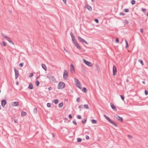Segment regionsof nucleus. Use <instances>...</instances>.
<instances>
[{"label":"nucleus","mask_w":148,"mask_h":148,"mask_svg":"<svg viewBox=\"0 0 148 148\" xmlns=\"http://www.w3.org/2000/svg\"><path fill=\"white\" fill-rule=\"evenodd\" d=\"M104 117L110 123L113 125L115 127H117L118 125L114 122L112 121L106 115H104Z\"/></svg>","instance_id":"f257e3e1"},{"label":"nucleus","mask_w":148,"mask_h":148,"mask_svg":"<svg viewBox=\"0 0 148 148\" xmlns=\"http://www.w3.org/2000/svg\"><path fill=\"white\" fill-rule=\"evenodd\" d=\"M65 84L63 82H60L58 83V89H62L64 88Z\"/></svg>","instance_id":"f03ea898"},{"label":"nucleus","mask_w":148,"mask_h":148,"mask_svg":"<svg viewBox=\"0 0 148 148\" xmlns=\"http://www.w3.org/2000/svg\"><path fill=\"white\" fill-rule=\"evenodd\" d=\"M75 81L76 84V86L79 89H81L82 88V85L79 80L76 78H75Z\"/></svg>","instance_id":"7ed1b4c3"},{"label":"nucleus","mask_w":148,"mask_h":148,"mask_svg":"<svg viewBox=\"0 0 148 148\" xmlns=\"http://www.w3.org/2000/svg\"><path fill=\"white\" fill-rule=\"evenodd\" d=\"M47 77L49 78L51 81L54 82H55L56 81V79L54 77L51 75H47Z\"/></svg>","instance_id":"20e7f679"},{"label":"nucleus","mask_w":148,"mask_h":148,"mask_svg":"<svg viewBox=\"0 0 148 148\" xmlns=\"http://www.w3.org/2000/svg\"><path fill=\"white\" fill-rule=\"evenodd\" d=\"M70 35L71 36L73 42L75 44V42H77L75 38L74 35L72 32L70 33Z\"/></svg>","instance_id":"39448f33"},{"label":"nucleus","mask_w":148,"mask_h":148,"mask_svg":"<svg viewBox=\"0 0 148 148\" xmlns=\"http://www.w3.org/2000/svg\"><path fill=\"white\" fill-rule=\"evenodd\" d=\"M83 61L85 64L89 66H91L92 65V64L91 62L86 61L85 59H84Z\"/></svg>","instance_id":"423d86ee"},{"label":"nucleus","mask_w":148,"mask_h":148,"mask_svg":"<svg viewBox=\"0 0 148 148\" xmlns=\"http://www.w3.org/2000/svg\"><path fill=\"white\" fill-rule=\"evenodd\" d=\"M114 117L117 120H118L121 122H123V118L119 116L118 115H116L114 116Z\"/></svg>","instance_id":"0eeeda50"},{"label":"nucleus","mask_w":148,"mask_h":148,"mask_svg":"<svg viewBox=\"0 0 148 148\" xmlns=\"http://www.w3.org/2000/svg\"><path fill=\"white\" fill-rule=\"evenodd\" d=\"M70 71L72 73H74L75 72V69L72 64L70 65Z\"/></svg>","instance_id":"6e6552de"},{"label":"nucleus","mask_w":148,"mask_h":148,"mask_svg":"<svg viewBox=\"0 0 148 148\" xmlns=\"http://www.w3.org/2000/svg\"><path fill=\"white\" fill-rule=\"evenodd\" d=\"M7 103V101L5 99L2 100L1 101V105L2 106L4 107Z\"/></svg>","instance_id":"1a4fd4ad"},{"label":"nucleus","mask_w":148,"mask_h":148,"mask_svg":"<svg viewBox=\"0 0 148 148\" xmlns=\"http://www.w3.org/2000/svg\"><path fill=\"white\" fill-rule=\"evenodd\" d=\"M110 105L111 107V108L113 110L115 111H116V108L112 103H111L110 104Z\"/></svg>","instance_id":"9d476101"},{"label":"nucleus","mask_w":148,"mask_h":148,"mask_svg":"<svg viewBox=\"0 0 148 148\" xmlns=\"http://www.w3.org/2000/svg\"><path fill=\"white\" fill-rule=\"evenodd\" d=\"M116 71L117 69L116 67L114 65H113V74H116Z\"/></svg>","instance_id":"9b49d317"},{"label":"nucleus","mask_w":148,"mask_h":148,"mask_svg":"<svg viewBox=\"0 0 148 148\" xmlns=\"http://www.w3.org/2000/svg\"><path fill=\"white\" fill-rule=\"evenodd\" d=\"M85 7L87 8L88 10H89L90 11H92V8L91 7L90 5H88V4L86 5Z\"/></svg>","instance_id":"f8f14e48"},{"label":"nucleus","mask_w":148,"mask_h":148,"mask_svg":"<svg viewBox=\"0 0 148 148\" xmlns=\"http://www.w3.org/2000/svg\"><path fill=\"white\" fill-rule=\"evenodd\" d=\"M74 44L77 49L79 50L81 49V47L79 46V44L77 42H75Z\"/></svg>","instance_id":"ddd939ff"},{"label":"nucleus","mask_w":148,"mask_h":148,"mask_svg":"<svg viewBox=\"0 0 148 148\" xmlns=\"http://www.w3.org/2000/svg\"><path fill=\"white\" fill-rule=\"evenodd\" d=\"M77 38L78 40L81 42L83 43L84 42V40L81 37L78 36Z\"/></svg>","instance_id":"4468645a"},{"label":"nucleus","mask_w":148,"mask_h":148,"mask_svg":"<svg viewBox=\"0 0 148 148\" xmlns=\"http://www.w3.org/2000/svg\"><path fill=\"white\" fill-rule=\"evenodd\" d=\"M6 40H8L10 44H12L13 45H14V43L13 42L12 40H11L10 39V38H9V37H8V38L6 39Z\"/></svg>","instance_id":"2eb2a0df"},{"label":"nucleus","mask_w":148,"mask_h":148,"mask_svg":"<svg viewBox=\"0 0 148 148\" xmlns=\"http://www.w3.org/2000/svg\"><path fill=\"white\" fill-rule=\"evenodd\" d=\"M13 105L14 106H18L19 105V103L18 101H15L13 102Z\"/></svg>","instance_id":"dca6fc26"},{"label":"nucleus","mask_w":148,"mask_h":148,"mask_svg":"<svg viewBox=\"0 0 148 148\" xmlns=\"http://www.w3.org/2000/svg\"><path fill=\"white\" fill-rule=\"evenodd\" d=\"M28 88L30 89H32L33 88V85L32 84H29Z\"/></svg>","instance_id":"f3484780"},{"label":"nucleus","mask_w":148,"mask_h":148,"mask_svg":"<svg viewBox=\"0 0 148 148\" xmlns=\"http://www.w3.org/2000/svg\"><path fill=\"white\" fill-rule=\"evenodd\" d=\"M53 102L55 104H57L59 102V100L58 99H53Z\"/></svg>","instance_id":"a211bd4d"},{"label":"nucleus","mask_w":148,"mask_h":148,"mask_svg":"<svg viewBox=\"0 0 148 148\" xmlns=\"http://www.w3.org/2000/svg\"><path fill=\"white\" fill-rule=\"evenodd\" d=\"M42 68L44 69L45 71H46L47 70V67L45 64H42Z\"/></svg>","instance_id":"6ab92c4d"},{"label":"nucleus","mask_w":148,"mask_h":148,"mask_svg":"<svg viewBox=\"0 0 148 148\" xmlns=\"http://www.w3.org/2000/svg\"><path fill=\"white\" fill-rule=\"evenodd\" d=\"M1 45L2 46H5L6 45V43L5 42H3L0 43Z\"/></svg>","instance_id":"aec40b11"},{"label":"nucleus","mask_w":148,"mask_h":148,"mask_svg":"<svg viewBox=\"0 0 148 148\" xmlns=\"http://www.w3.org/2000/svg\"><path fill=\"white\" fill-rule=\"evenodd\" d=\"M68 77V75H63V78L64 79H67Z\"/></svg>","instance_id":"412c9836"},{"label":"nucleus","mask_w":148,"mask_h":148,"mask_svg":"<svg viewBox=\"0 0 148 148\" xmlns=\"http://www.w3.org/2000/svg\"><path fill=\"white\" fill-rule=\"evenodd\" d=\"M26 113L25 112L23 111L21 112V115L23 116H25L26 115Z\"/></svg>","instance_id":"4be33fe9"},{"label":"nucleus","mask_w":148,"mask_h":148,"mask_svg":"<svg viewBox=\"0 0 148 148\" xmlns=\"http://www.w3.org/2000/svg\"><path fill=\"white\" fill-rule=\"evenodd\" d=\"M33 112L35 114H36L37 112V110L36 108H35L33 110Z\"/></svg>","instance_id":"5701e85b"},{"label":"nucleus","mask_w":148,"mask_h":148,"mask_svg":"<svg viewBox=\"0 0 148 148\" xmlns=\"http://www.w3.org/2000/svg\"><path fill=\"white\" fill-rule=\"evenodd\" d=\"M1 35L4 38H5L6 40L8 37V36L4 35L3 34H1Z\"/></svg>","instance_id":"b1692460"},{"label":"nucleus","mask_w":148,"mask_h":148,"mask_svg":"<svg viewBox=\"0 0 148 148\" xmlns=\"http://www.w3.org/2000/svg\"><path fill=\"white\" fill-rule=\"evenodd\" d=\"M63 103L62 102H61L58 104V106L59 108H62L63 106Z\"/></svg>","instance_id":"393cba45"},{"label":"nucleus","mask_w":148,"mask_h":148,"mask_svg":"<svg viewBox=\"0 0 148 148\" xmlns=\"http://www.w3.org/2000/svg\"><path fill=\"white\" fill-rule=\"evenodd\" d=\"M77 142H78L79 143H80L82 141V139L80 138H77Z\"/></svg>","instance_id":"a878e982"},{"label":"nucleus","mask_w":148,"mask_h":148,"mask_svg":"<svg viewBox=\"0 0 148 148\" xmlns=\"http://www.w3.org/2000/svg\"><path fill=\"white\" fill-rule=\"evenodd\" d=\"M82 90L85 93H86L87 92L86 89L85 87L83 88Z\"/></svg>","instance_id":"bb28decb"},{"label":"nucleus","mask_w":148,"mask_h":148,"mask_svg":"<svg viewBox=\"0 0 148 148\" xmlns=\"http://www.w3.org/2000/svg\"><path fill=\"white\" fill-rule=\"evenodd\" d=\"M91 122L92 123L95 124L97 122V121L94 119H92L91 120Z\"/></svg>","instance_id":"cd10ccee"},{"label":"nucleus","mask_w":148,"mask_h":148,"mask_svg":"<svg viewBox=\"0 0 148 148\" xmlns=\"http://www.w3.org/2000/svg\"><path fill=\"white\" fill-rule=\"evenodd\" d=\"M14 71H15V74H18V71L15 68H14Z\"/></svg>","instance_id":"c85d7f7f"},{"label":"nucleus","mask_w":148,"mask_h":148,"mask_svg":"<svg viewBox=\"0 0 148 148\" xmlns=\"http://www.w3.org/2000/svg\"><path fill=\"white\" fill-rule=\"evenodd\" d=\"M86 119H83L82 121V123L83 124H84L86 122Z\"/></svg>","instance_id":"c756f323"},{"label":"nucleus","mask_w":148,"mask_h":148,"mask_svg":"<svg viewBox=\"0 0 148 148\" xmlns=\"http://www.w3.org/2000/svg\"><path fill=\"white\" fill-rule=\"evenodd\" d=\"M125 41L126 44L125 48H127L128 47V43L126 39L125 40Z\"/></svg>","instance_id":"7c9ffc66"},{"label":"nucleus","mask_w":148,"mask_h":148,"mask_svg":"<svg viewBox=\"0 0 148 148\" xmlns=\"http://www.w3.org/2000/svg\"><path fill=\"white\" fill-rule=\"evenodd\" d=\"M136 1L134 0H132L131 1V3L132 5H134Z\"/></svg>","instance_id":"2f4dec72"},{"label":"nucleus","mask_w":148,"mask_h":148,"mask_svg":"<svg viewBox=\"0 0 148 148\" xmlns=\"http://www.w3.org/2000/svg\"><path fill=\"white\" fill-rule=\"evenodd\" d=\"M36 83L37 86H38L40 84V82L38 80H36Z\"/></svg>","instance_id":"473e14b6"},{"label":"nucleus","mask_w":148,"mask_h":148,"mask_svg":"<svg viewBox=\"0 0 148 148\" xmlns=\"http://www.w3.org/2000/svg\"><path fill=\"white\" fill-rule=\"evenodd\" d=\"M84 108L86 109H88L89 108V107L88 106V105L87 104H85L84 105Z\"/></svg>","instance_id":"72a5a7b5"},{"label":"nucleus","mask_w":148,"mask_h":148,"mask_svg":"<svg viewBox=\"0 0 148 148\" xmlns=\"http://www.w3.org/2000/svg\"><path fill=\"white\" fill-rule=\"evenodd\" d=\"M138 62H139L142 65H144L143 62V60H138Z\"/></svg>","instance_id":"f704fd0d"},{"label":"nucleus","mask_w":148,"mask_h":148,"mask_svg":"<svg viewBox=\"0 0 148 148\" xmlns=\"http://www.w3.org/2000/svg\"><path fill=\"white\" fill-rule=\"evenodd\" d=\"M123 10L125 12H129V9H125Z\"/></svg>","instance_id":"c9c22d12"},{"label":"nucleus","mask_w":148,"mask_h":148,"mask_svg":"<svg viewBox=\"0 0 148 148\" xmlns=\"http://www.w3.org/2000/svg\"><path fill=\"white\" fill-rule=\"evenodd\" d=\"M24 65V63H20L19 65V66L21 67H22Z\"/></svg>","instance_id":"e433bc0d"},{"label":"nucleus","mask_w":148,"mask_h":148,"mask_svg":"<svg viewBox=\"0 0 148 148\" xmlns=\"http://www.w3.org/2000/svg\"><path fill=\"white\" fill-rule=\"evenodd\" d=\"M47 107L50 108L51 107V104L50 103H47Z\"/></svg>","instance_id":"4c0bfd02"},{"label":"nucleus","mask_w":148,"mask_h":148,"mask_svg":"<svg viewBox=\"0 0 148 148\" xmlns=\"http://www.w3.org/2000/svg\"><path fill=\"white\" fill-rule=\"evenodd\" d=\"M77 117L78 119H81L82 118L81 116L80 115H78L77 116Z\"/></svg>","instance_id":"58836bf2"},{"label":"nucleus","mask_w":148,"mask_h":148,"mask_svg":"<svg viewBox=\"0 0 148 148\" xmlns=\"http://www.w3.org/2000/svg\"><path fill=\"white\" fill-rule=\"evenodd\" d=\"M125 14L124 12H121L119 13V15L121 16H124Z\"/></svg>","instance_id":"ea45409f"},{"label":"nucleus","mask_w":148,"mask_h":148,"mask_svg":"<svg viewBox=\"0 0 148 148\" xmlns=\"http://www.w3.org/2000/svg\"><path fill=\"white\" fill-rule=\"evenodd\" d=\"M73 122L74 125H77V123L76 122V121L75 120H74L73 121Z\"/></svg>","instance_id":"a19ab883"},{"label":"nucleus","mask_w":148,"mask_h":148,"mask_svg":"<svg viewBox=\"0 0 148 148\" xmlns=\"http://www.w3.org/2000/svg\"><path fill=\"white\" fill-rule=\"evenodd\" d=\"M145 94L146 95H148V92L146 90H145Z\"/></svg>","instance_id":"79ce46f5"},{"label":"nucleus","mask_w":148,"mask_h":148,"mask_svg":"<svg viewBox=\"0 0 148 148\" xmlns=\"http://www.w3.org/2000/svg\"><path fill=\"white\" fill-rule=\"evenodd\" d=\"M94 21L97 23H99V20L97 19H95Z\"/></svg>","instance_id":"37998d69"},{"label":"nucleus","mask_w":148,"mask_h":148,"mask_svg":"<svg viewBox=\"0 0 148 148\" xmlns=\"http://www.w3.org/2000/svg\"><path fill=\"white\" fill-rule=\"evenodd\" d=\"M120 97H121L122 99L123 100H124V96L123 95H120Z\"/></svg>","instance_id":"c03bdc74"},{"label":"nucleus","mask_w":148,"mask_h":148,"mask_svg":"<svg viewBox=\"0 0 148 148\" xmlns=\"http://www.w3.org/2000/svg\"><path fill=\"white\" fill-rule=\"evenodd\" d=\"M142 10L143 12H145L146 11V9L143 8H142Z\"/></svg>","instance_id":"a18cd8bd"},{"label":"nucleus","mask_w":148,"mask_h":148,"mask_svg":"<svg viewBox=\"0 0 148 148\" xmlns=\"http://www.w3.org/2000/svg\"><path fill=\"white\" fill-rule=\"evenodd\" d=\"M116 42H119V39L118 38H116Z\"/></svg>","instance_id":"49530a36"},{"label":"nucleus","mask_w":148,"mask_h":148,"mask_svg":"<svg viewBox=\"0 0 148 148\" xmlns=\"http://www.w3.org/2000/svg\"><path fill=\"white\" fill-rule=\"evenodd\" d=\"M86 138L87 139V140H88L89 139V136H88V135H86Z\"/></svg>","instance_id":"de8ad7c7"},{"label":"nucleus","mask_w":148,"mask_h":148,"mask_svg":"<svg viewBox=\"0 0 148 148\" xmlns=\"http://www.w3.org/2000/svg\"><path fill=\"white\" fill-rule=\"evenodd\" d=\"M125 22L126 24H127L129 23V21L127 20H125Z\"/></svg>","instance_id":"09e8293b"},{"label":"nucleus","mask_w":148,"mask_h":148,"mask_svg":"<svg viewBox=\"0 0 148 148\" xmlns=\"http://www.w3.org/2000/svg\"><path fill=\"white\" fill-rule=\"evenodd\" d=\"M15 75V79H16L18 77L19 75Z\"/></svg>","instance_id":"8fccbe9b"},{"label":"nucleus","mask_w":148,"mask_h":148,"mask_svg":"<svg viewBox=\"0 0 148 148\" xmlns=\"http://www.w3.org/2000/svg\"><path fill=\"white\" fill-rule=\"evenodd\" d=\"M69 118H70V119H72V116L71 115V114H70L69 115Z\"/></svg>","instance_id":"3c124183"},{"label":"nucleus","mask_w":148,"mask_h":148,"mask_svg":"<svg viewBox=\"0 0 148 148\" xmlns=\"http://www.w3.org/2000/svg\"><path fill=\"white\" fill-rule=\"evenodd\" d=\"M76 100L77 101H79L80 100V98L79 97L77 98L76 99Z\"/></svg>","instance_id":"603ef678"},{"label":"nucleus","mask_w":148,"mask_h":148,"mask_svg":"<svg viewBox=\"0 0 148 148\" xmlns=\"http://www.w3.org/2000/svg\"><path fill=\"white\" fill-rule=\"evenodd\" d=\"M83 107V106L82 105H80L79 106V108H82Z\"/></svg>","instance_id":"864d4df0"},{"label":"nucleus","mask_w":148,"mask_h":148,"mask_svg":"<svg viewBox=\"0 0 148 148\" xmlns=\"http://www.w3.org/2000/svg\"><path fill=\"white\" fill-rule=\"evenodd\" d=\"M140 32L141 33H143V28H141L140 29Z\"/></svg>","instance_id":"5fc2aeb1"},{"label":"nucleus","mask_w":148,"mask_h":148,"mask_svg":"<svg viewBox=\"0 0 148 148\" xmlns=\"http://www.w3.org/2000/svg\"><path fill=\"white\" fill-rule=\"evenodd\" d=\"M52 88L51 87H49L48 88V89L49 91L51 90L52 89Z\"/></svg>","instance_id":"6e6d98bb"},{"label":"nucleus","mask_w":148,"mask_h":148,"mask_svg":"<svg viewBox=\"0 0 148 148\" xmlns=\"http://www.w3.org/2000/svg\"><path fill=\"white\" fill-rule=\"evenodd\" d=\"M63 74H68V73H67V71H66L65 70L64 71V73H63Z\"/></svg>","instance_id":"4d7b16f0"},{"label":"nucleus","mask_w":148,"mask_h":148,"mask_svg":"<svg viewBox=\"0 0 148 148\" xmlns=\"http://www.w3.org/2000/svg\"><path fill=\"white\" fill-rule=\"evenodd\" d=\"M128 137L129 138H132V136L130 135H128Z\"/></svg>","instance_id":"13d9d810"},{"label":"nucleus","mask_w":148,"mask_h":148,"mask_svg":"<svg viewBox=\"0 0 148 148\" xmlns=\"http://www.w3.org/2000/svg\"><path fill=\"white\" fill-rule=\"evenodd\" d=\"M16 84L17 85H18L19 84V82L18 81H17L16 83Z\"/></svg>","instance_id":"bf43d9fd"},{"label":"nucleus","mask_w":148,"mask_h":148,"mask_svg":"<svg viewBox=\"0 0 148 148\" xmlns=\"http://www.w3.org/2000/svg\"><path fill=\"white\" fill-rule=\"evenodd\" d=\"M40 77V76L39 75L37 76L36 77V79H38Z\"/></svg>","instance_id":"052dcab7"},{"label":"nucleus","mask_w":148,"mask_h":148,"mask_svg":"<svg viewBox=\"0 0 148 148\" xmlns=\"http://www.w3.org/2000/svg\"><path fill=\"white\" fill-rule=\"evenodd\" d=\"M84 42L85 43H86V44H88V43L85 40H84Z\"/></svg>","instance_id":"680f3d73"},{"label":"nucleus","mask_w":148,"mask_h":148,"mask_svg":"<svg viewBox=\"0 0 148 148\" xmlns=\"http://www.w3.org/2000/svg\"><path fill=\"white\" fill-rule=\"evenodd\" d=\"M63 1L64 2V3L66 4V0H63Z\"/></svg>","instance_id":"e2e57ef3"},{"label":"nucleus","mask_w":148,"mask_h":148,"mask_svg":"<svg viewBox=\"0 0 148 148\" xmlns=\"http://www.w3.org/2000/svg\"><path fill=\"white\" fill-rule=\"evenodd\" d=\"M33 75H29V77H32Z\"/></svg>","instance_id":"0e129e2a"},{"label":"nucleus","mask_w":148,"mask_h":148,"mask_svg":"<svg viewBox=\"0 0 148 148\" xmlns=\"http://www.w3.org/2000/svg\"><path fill=\"white\" fill-rule=\"evenodd\" d=\"M14 121L16 123H17L18 122V120L17 119H15L14 120Z\"/></svg>","instance_id":"69168bd1"},{"label":"nucleus","mask_w":148,"mask_h":148,"mask_svg":"<svg viewBox=\"0 0 148 148\" xmlns=\"http://www.w3.org/2000/svg\"><path fill=\"white\" fill-rule=\"evenodd\" d=\"M55 134L53 133L52 134V136H53V138H54L55 137Z\"/></svg>","instance_id":"338daca9"},{"label":"nucleus","mask_w":148,"mask_h":148,"mask_svg":"<svg viewBox=\"0 0 148 148\" xmlns=\"http://www.w3.org/2000/svg\"><path fill=\"white\" fill-rule=\"evenodd\" d=\"M126 82H129V80L128 79H127L126 80Z\"/></svg>","instance_id":"774afa93"}]
</instances>
